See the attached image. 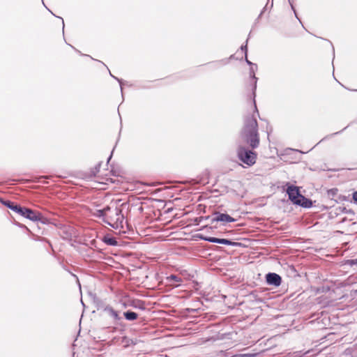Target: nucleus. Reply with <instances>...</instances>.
Returning <instances> with one entry per match:
<instances>
[{"label":"nucleus","mask_w":357,"mask_h":357,"mask_svg":"<svg viewBox=\"0 0 357 357\" xmlns=\"http://www.w3.org/2000/svg\"><path fill=\"white\" fill-rule=\"evenodd\" d=\"M124 316L126 319L130 320V321L135 320L137 318V313H135L134 312H126L124 313Z\"/></svg>","instance_id":"9b49d317"},{"label":"nucleus","mask_w":357,"mask_h":357,"mask_svg":"<svg viewBox=\"0 0 357 357\" xmlns=\"http://www.w3.org/2000/svg\"><path fill=\"white\" fill-rule=\"evenodd\" d=\"M257 128V123L256 119L250 118L247 120L245 126L242 132L243 139L253 149L257 147L259 143Z\"/></svg>","instance_id":"f03ea898"},{"label":"nucleus","mask_w":357,"mask_h":357,"mask_svg":"<svg viewBox=\"0 0 357 357\" xmlns=\"http://www.w3.org/2000/svg\"><path fill=\"white\" fill-rule=\"evenodd\" d=\"M213 221L215 222H233L235 219L231 218L227 214L217 213L215 214Z\"/></svg>","instance_id":"423d86ee"},{"label":"nucleus","mask_w":357,"mask_h":357,"mask_svg":"<svg viewBox=\"0 0 357 357\" xmlns=\"http://www.w3.org/2000/svg\"><path fill=\"white\" fill-rule=\"evenodd\" d=\"M353 199L355 202H357V191L353 193Z\"/></svg>","instance_id":"4468645a"},{"label":"nucleus","mask_w":357,"mask_h":357,"mask_svg":"<svg viewBox=\"0 0 357 357\" xmlns=\"http://www.w3.org/2000/svg\"><path fill=\"white\" fill-rule=\"evenodd\" d=\"M109 312H110V314H111L112 317H114V318H116V319H117V318H118V314H117V312H115V311H114V310H111Z\"/></svg>","instance_id":"ddd939ff"},{"label":"nucleus","mask_w":357,"mask_h":357,"mask_svg":"<svg viewBox=\"0 0 357 357\" xmlns=\"http://www.w3.org/2000/svg\"><path fill=\"white\" fill-rule=\"evenodd\" d=\"M266 281L269 284L279 286L281 283V278L276 273H268L266 275Z\"/></svg>","instance_id":"0eeeda50"},{"label":"nucleus","mask_w":357,"mask_h":357,"mask_svg":"<svg viewBox=\"0 0 357 357\" xmlns=\"http://www.w3.org/2000/svg\"><path fill=\"white\" fill-rule=\"evenodd\" d=\"M6 205L8 206V208L17 212V213H19L20 211H22V207L20 206L14 205L13 204L10 202L8 203Z\"/></svg>","instance_id":"f8f14e48"},{"label":"nucleus","mask_w":357,"mask_h":357,"mask_svg":"<svg viewBox=\"0 0 357 357\" xmlns=\"http://www.w3.org/2000/svg\"><path fill=\"white\" fill-rule=\"evenodd\" d=\"M204 239L207 241H209V242H211V243H221V244H225V245H232L234 244V243H232L231 241L227 240V239H224V238H214V237H208V238H204Z\"/></svg>","instance_id":"6e6552de"},{"label":"nucleus","mask_w":357,"mask_h":357,"mask_svg":"<svg viewBox=\"0 0 357 357\" xmlns=\"http://www.w3.org/2000/svg\"><path fill=\"white\" fill-rule=\"evenodd\" d=\"M248 63L251 64V63L247 60Z\"/></svg>","instance_id":"2eb2a0df"},{"label":"nucleus","mask_w":357,"mask_h":357,"mask_svg":"<svg viewBox=\"0 0 357 357\" xmlns=\"http://www.w3.org/2000/svg\"><path fill=\"white\" fill-rule=\"evenodd\" d=\"M19 214L33 221L39 220V214L29 208L22 207V211H20Z\"/></svg>","instance_id":"39448f33"},{"label":"nucleus","mask_w":357,"mask_h":357,"mask_svg":"<svg viewBox=\"0 0 357 357\" xmlns=\"http://www.w3.org/2000/svg\"><path fill=\"white\" fill-rule=\"evenodd\" d=\"M287 194L289 199L296 204L301 205L305 208H309L312 206V202L301 195L297 187L289 186L287 188Z\"/></svg>","instance_id":"7ed1b4c3"},{"label":"nucleus","mask_w":357,"mask_h":357,"mask_svg":"<svg viewBox=\"0 0 357 357\" xmlns=\"http://www.w3.org/2000/svg\"><path fill=\"white\" fill-rule=\"evenodd\" d=\"M238 156L239 159L248 166H252L256 162V154L251 151L240 148L238 151Z\"/></svg>","instance_id":"20e7f679"},{"label":"nucleus","mask_w":357,"mask_h":357,"mask_svg":"<svg viewBox=\"0 0 357 357\" xmlns=\"http://www.w3.org/2000/svg\"><path fill=\"white\" fill-rule=\"evenodd\" d=\"M167 280L169 282H174V284H172L175 287H178L179 285V283L182 281L181 278L178 277L176 275H172L169 277H167Z\"/></svg>","instance_id":"1a4fd4ad"},{"label":"nucleus","mask_w":357,"mask_h":357,"mask_svg":"<svg viewBox=\"0 0 357 357\" xmlns=\"http://www.w3.org/2000/svg\"><path fill=\"white\" fill-rule=\"evenodd\" d=\"M95 214L102 218L105 222L115 229L123 227V216L116 206H107L97 210Z\"/></svg>","instance_id":"f257e3e1"},{"label":"nucleus","mask_w":357,"mask_h":357,"mask_svg":"<svg viewBox=\"0 0 357 357\" xmlns=\"http://www.w3.org/2000/svg\"><path fill=\"white\" fill-rule=\"evenodd\" d=\"M103 241L109 245H117V242H116V239L109 236H104Z\"/></svg>","instance_id":"9d476101"}]
</instances>
